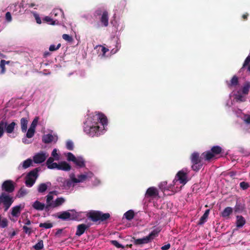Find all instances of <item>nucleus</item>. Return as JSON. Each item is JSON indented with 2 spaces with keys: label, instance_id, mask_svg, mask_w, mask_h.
Returning <instances> with one entry per match:
<instances>
[{
  "label": "nucleus",
  "instance_id": "1",
  "mask_svg": "<svg viewBox=\"0 0 250 250\" xmlns=\"http://www.w3.org/2000/svg\"><path fill=\"white\" fill-rule=\"evenodd\" d=\"M107 119L104 114H95L88 118L84 124L83 131L90 136H98L107 125Z\"/></svg>",
  "mask_w": 250,
  "mask_h": 250
},
{
  "label": "nucleus",
  "instance_id": "2",
  "mask_svg": "<svg viewBox=\"0 0 250 250\" xmlns=\"http://www.w3.org/2000/svg\"><path fill=\"white\" fill-rule=\"evenodd\" d=\"M109 213H103L100 211L92 210L88 213L87 217L90 218L93 222H97L98 221H104L110 218Z\"/></svg>",
  "mask_w": 250,
  "mask_h": 250
},
{
  "label": "nucleus",
  "instance_id": "3",
  "mask_svg": "<svg viewBox=\"0 0 250 250\" xmlns=\"http://www.w3.org/2000/svg\"><path fill=\"white\" fill-rule=\"evenodd\" d=\"M190 159L192 163V169L195 171H199L203 166L202 158L200 154L197 152H194L191 154Z\"/></svg>",
  "mask_w": 250,
  "mask_h": 250
},
{
  "label": "nucleus",
  "instance_id": "4",
  "mask_svg": "<svg viewBox=\"0 0 250 250\" xmlns=\"http://www.w3.org/2000/svg\"><path fill=\"white\" fill-rule=\"evenodd\" d=\"M70 212L64 211L59 212L57 217L62 220H78L79 215L74 210H70Z\"/></svg>",
  "mask_w": 250,
  "mask_h": 250
},
{
  "label": "nucleus",
  "instance_id": "5",
  "mask_svg": "<svg viewBox=\"0 0 250 250\" xmlns=\"http://www.w3.org/2000/svg\"><path fill=\"white\" fill-rule=\"evenodd\" d=\"M188 181V179L187 170L186 169H183L177 173L173 181V186L175 185L177 182H179L183 186H184Z\"/></svg>",
  "mask_w": 250,
  "mask_h": 250
},
{
  "label": "nucleus",
  "instance_id": "6",
  "mask_svg": "<svg viewBox=\"0 0 250 250\" xmlns=\"http://www.w3.org/2000/svg\"><path fill=\"white\" fill-rule=\"evenodd\" d=\"M13 201V197L5 192H2L0 195V204L3 205L4 211H7L9 209Z\"/></svg>",
  "mask_w": 250,
  "mask_h": 250
},
{
  "label": "nucleus",
  "instance_id": "7",
  "mask_svg": "<svg viewBox=\"0 0 250 250\" xmlns=\"http://www.w3.org/2000/svg\"><path fill=\"white\" fill-rule=\"evenodd\" d=\"M1 189L7 193L13 192L15 189L13 182L10 180L4 181L1 186Z\"/></svg>",
  "mask_w": 250,
  "mask_h": 250
},
{
  "label": "nucleus",
  "instance_id": "8",
  "mask_svg": "<svg viewBox=\"0 0 250 250\" xmlns=\"http://www.w3.org/2000/svg\"><path fill=\"white\" fill-rule=\"evenodd\" d=\"M48 155H46L45 153L41 152L36 154L33 157V161L36 164H40L43 162L48 157Z\"/></svg>",
  "mask_w": 250,
  "mask_h": 250
},
{
  "label": "nucleus",
  "instance_id": "9",
  "mask_svg": "<svg viewBox=\"0 0 250 250\" xmlns=\"http://www.w3.org/2000/svg\"><path fill=\"white\" fill-rule=\"evenodd\" d=\"M51 14L52 16L54 18V20H55V19H59V22L64 17L63 11L61 9H54L52 11Z\"/></svg>",
  "mask_w": 250,
  "mask_h": 250
},
{
  "label": "nucleus",
  "instance_id": "10",
  "mask_svg": "<svg viewBox=\"0 0 250 250\" xmlns=\"http://www.w3.org/2000/svg\"><path fill=\"white\" fill-rule=\"evenodd\" d=\"M158 189L156 188L152 187L147 189L145 196L146 197H155L158 196Z\"/></svg>",
  "mask_w": 250,
  "mask_h": 250
},
{
  "label": "nucleus",
  "instance_id": "11",
  "mask_svg": "<svg viewBox=\"0 0 250 250\" xmlns=\"http://www.w3.org/2000/svg\"><path fill=\"white\" fill-rule=\"evenodd\" d=\"M90 225L81 224L77 226L76 235L80 236L89 228Z\"/></svg>",
  "mask_w": 250,
  "mask_h": 250
},
{
  "label": "nucleus",
  "instance_id": "12",
  "mask_svg": "<svg viewBox=\"0 0 250 250\" xmlns=\"http://www.w3.org/2000/svg\"><path fill=\"white\" fill-rule=\"evenodd\" d=\"M133 243L135 245H140L142 244H147L151 242L147 236L139 239H135V238H133Z\"/></svg>",
  "mask_w": 250,
  "mask_h": 250
},
{
  "label": "nucleus",
  "instance_id": "13",
  "mask_svg": "<svg viewBox=\"0 0 250 250\" xmlns=\"http://www.w3.org/2000/svg\"><path fill=\"white\" fill-rule=\"evenodd\" d=\"M70 178L73 183H78L85 181L87 179V176L85 174H81L78 176V178H76L73 175H71Z\"/></svg>",
  "mask_w": 250,
  "mask_h": 250
},
{
  "label": "nucleus",
  "instance_id": "14",
  "mask_svg": "<svg viewBox=\"0 0 250 250\" xmlns=\"http://www.w3.org/2000/svg\"><path fill=\"white\" fill-rule=\"evenodd\" d=\"M6 124L5 126V130L7 133L11 134L13 132L17 124L15 122H12L10 124H8L6 121H5Z\"/></svg>",
  "mask_w": 250,
  "mask_h": 250
},
{
  "label": "nucleus",
  "instance_id": "15",
  "mask_svg": "<svg viewBox=\"0 0 250 250\" xmlns=\"http://www.w3.org/2000/svg\"><path fill=\"white\" fill-rule=\"evenodd\" d=\"M28 123V118L24 117L21 118L20 120V124L21 126V130L23 133H25L27 131Z\"/></svg>",
  "mask_w": 250,
  "mask_h": 250
},
{
  "label": "nucleus",
  "instance_id": "16",
  "mask_svg": "<svg viewBox=\"0 0 250 250\" xmlns=\"http://www.w3.org/2000/svg\"><path fill=\"white\" fill-rule=\"evenodd\" d=\"M65 201V200L62 197L57 198L54 201L52 202V205H48V206H51V208H55L61 206Z\"/></svg>",
  "mask_w": 250,
  "mask_h": 250
},
{
  "label": "nucleus",
  "instance_id": "17",
  "mask_svg": "<svg viewBox=\"0 0 250 250\" xmlns=\"http://www.w3.org/2000/svg\"><path fill=\"white\" fill-rule=\"evenodd\" d=\"M246 220L241 215L236 216V226L238 228H241L246 224Z\"/></svg>",
  "mask_w": 250,
  "mask_h": 250
},
{
  "label": "nucleus",
  "instance_id": "18",
  "mask_svg": "<svg viewBox=\"0 0 250 250\" xmlns=\"http://www.w3.org/2000/svg\"><path fill=\"white\" fill-rule=\"evenodd\" d=\"M233 209L231 207L226 208L221 212V216L226 219L229 218V216L232 213Z\"/></svg>",
  "mask_w": 250,
  "mask_h": 250
},
{
  "label": "nucleus",
  "instance_id": "19",
  "mask_svg": "<svg viewBox=\"0 0 250 250\" xmlns=\"http://www.w3.org/2000/svg\"><path fill=\"white\" fill-rule=\"evenodd\" d=\"M71 166L65 161L61 162L59 164L58 169L68 171L71 169Z\"/></svg>",
  "mask_w": 250,
  "mask_h": 250
},
{
  "label": "nucleus",
  "instance_id": "20",
  "mask_svg": "<svg viewBox=\"0 0 250 250\" xmlns=\"http://www.w3.org/2000/svg\"><path fill=\"white\" fill-rule=\"evenodd\" d=\"M100 21L104 26L106 27L108 25V14L107 11H104L102 15Z\"/></svg>",
  "mask_w": 250,
  "mask_h": 250
},
{
  "label": "nucleus",
  "instance_id": "21",
  "mask_svg": "<svg viewBox=\"0 0 250 250\" xmlns=\"http://www.w3.org/2000/svg\"><path fill=\"white\" fill-rule=\"evenodd\" d=\"M227 83L229 88L232 86H236L239 83L238 78L236 75H234L232 77L230 81L229 82H227Z\"/></svg>",
  "mask_w": 250,
  "mask_h": 250
},
{
  "label": "nucleus",
  "instance_id": "22",
  "mask_svg": "<svg viewBox=\"0 0 250 250\" xmlns=\"http://www.w3.org/2000/svg\"><path fill=\"white\" fill-rule=\"evenodd\" d=\"M161 229L160 227H157L155 229H153L147 237H149L150 241H151L152 240L154 239V237L157 236L158 235L159 233L161 231Z\"/></svg>",
  "mask_w": 250,
  "mask_h": 250
},
{
  "label": "nucleus",
  "instance_id": "23",
  "mask_svg": "<svg viewBox=\"0 0 250 250\" xmlns=\"http://www.w3.org/2000/svg\"><path fill=\"white\" fill-rule=\"evenodd\" d=\"M45 206L43 203H42L38 201H36L32 205L33 208L38 210L45 209Z\"/></svg>",
  "mask_w": 250,
  "mask_h": 250
},
{
  "label": "nucleus",
  "instance_id": "24",
  "mask_svg": "<svg viewBox=\"0 0 250 250\" xmlns=\"http://www.w3.org/2000/svg\"><path fill=\"white\" fill-rule=\"evenodd\" d=\"M210 210L209 209H207L202 216L200 218L199 222L198 223V225H202L204 224L206 221L207 219L208 218Z\"/></svg>",
  "mask_w": 250,
  "mask_h": 250
},
{
  "label": "nucleus",
  "instance_id": "25",
  "mask_svg": "<svg viewBox=\"0 0 250 250\" xmlns=\"http://www.w3.org/2000/svg\"><path fill=\"white\" fill-rule=\"evenodd\" d=\"M74 163L80 167H84L85 166V161L82 157H77Z\"/></svg>",
  "mask_w": 250,
  "mask_h": 250
},
{
  "label": "nucleus",
  "instance_id": "26",
  "mask_svg": "<svg viewBox=\"0 0 250 250\" xmlns=\"http://www.w3.org/2000/svg\"><path fill=\"white\" fill-rule=\"evenodd\" d=\"M52 192H50L49 194L46 196V205L45 206V210L49 211L51 208V206H48V205H52V200L53 199V196L51 194Z\"/></svg>",
  "mask_w": 250,
  "mask_h": 250
},
{
  "label": "nucleus",
  "instance_id": "27",
  "mask_svg": "<svg viewBox=\"0 0 250 250\" xmlns=\"http://www.w3.org/2000/svg\"><path fill=\"white\" fill-rule=\"evenodd\" d=\"M53 136L51 134H47L42 136V141L45 144H49L53 141Z\"/></svg>",
  "mask_w": 250,
  "mask_h": 250
},
{
  "label": "nucleus",
  "instance_id": "28",
  "mask_svg": "<svg viewBox=\"0 0 250 250\" xmlns=\"http://www.w3.org/2000/svg\"><path fill=\"white\" fill-rule=\"evenodd\" d=\"M21 210V205L15 206L12 208L11 214L13 216L17 217L20 213Z\"/></svg>",
  "mask_w": 250,
  "mask_h": 250
},
{
  "label": "nucleus",
  "instance_id": "29",
  "mask_svg": "<svg viewBox=\"0 0 250 250\" xmlns=\"http://www.w3.org/2000/svg\"><path fill=\"white\" fill-rule=\"evenodd\" d=\"M36 179L30 177H28V176H26L25 177V185L27 187H31L33 186L34 183H35Z\"/></svg>",
  "mask_w": 250,
  "mask_h": 250
},
{
  "label": "nucleus",
  "instance_id": "30",
  "mask_svg": "<svg viewBox=\"0 0 250 250\" xmlns=\"http://www.w3.org/2000/svg\"><path fill=\"white\" fill-rule=\"evenodd\" d=\"M40 169L39 167L36 168L30 171L27 174V176L30 177H33V178L36 179L38 176V172Z\"/></svg>",
  "mask_w": 250,
  "mask_h": 250
},
{
  "label": "nucleus",
  "instance_id": "31",
  "mask_svg": "<svg viewBox=\"0 0 250 250\" xmlns=\"http://www.w3.org/2000/svg\"><path fill=\"white\" fill-rule=\"evenodd\" d=\"M250 89V82H246L242 87V92L243 94L247 95Z\"/></svg>",
  "mask_w": 250,
  "mask_h": 250
},
{
  "label": "nucleus",
  "instance_id": "32",
  "mask_svg": "<svg viewBox=\"0 0 250 250\" xmlns=\"http://www.w3.org/2000/svg\"><path fill=\"white\" fill-rule=\"evenodd\" d=\"M202 155L203 156L205 159L207 161H210L215 156L211 150L203 153Z\"/></svg>",
  "mask_w": 250,
  "mask_h": 250
},
{
  "label": "nucleus",
  "instance_id": "33",
  "mask_svg": "<svg viewBox=\"0 0 250 250\" xmlns=\"http://www.w3.org/2000/svg\"><path fill=\"white\" fill-rule=\"evenodd\" d=\"M211 152L214 154V155H218L222 153V149L221 147L218 146H213L211 150Z\"/></svg>",
  "mask_w": 250,
  "mask_h": 250
},
{
  "label": "nucleus",
  "instance_id": "34",
  "mask_svg": "<svg viewBox=\"0 0 250 250\" xmlns=\"http://www.w3.org/2000/svg\"><path fill=\"white\" fill-rule=\"evenodd\" d=\"M43 20L52 25L57 24L59 23L58 19H55V20H53L52 18L48 16L45 17Z\"/></svg>",
  "mask_w": 250,
  "mask_h": 250
},
{
  "label": "nucleus",
  "instance_id": "35",
  "mask_svg": "<svg viewBox=\"0 0 250 250\" xmlns=\"http://www.w3.org/2000/svg\"><path fill=\"white\" fill-rule=\"evenodd\" d=\"M134 212L132 210H129L124 214V216L128 220H132L134 217Z\"/></svg>",
  "mask_w": 250,
  "mask_h": 250
},
{
  "label": "nucleus",
  "instance_id": "36",
  "mask_svg": "<svg viewBox=\"0 0 250 250\" xmlns=\"http://www.w3.org/2000/svg\"><path fill=\"white\" fill-rule=\"evenodd\" d=\"M244 208V206L240 202H236L234 210L235 212H242Z\"/></svg>",
  "mask_w": 250,
  "mask_h": 250
},
{
  "label": "nucleus",
  "instance_id": "37",
  "mask_svg": "<svg viewBox=\"0 0 250 250\" xmlns=\"http://www.w3.org/2000/svg\"><path fill=\"white\" fill-rule=\"evenodd\" d=\"M33 248L36 250H41L43 248V242L42 240H39L38 242L33 246Z\"/></svg>",
  "mask_w": 250,
  "mask_h": 250
},
{
  "label": "nucleus",
  "instance_id": "38",
  "mask_svg": "<svg viewBox=\"0 0 250 250\" xmlns=\"http://www.w3.org/2000/svg\"><path fill=\"white\" fill-rule=\"evenodd\" d=\"M47 188V186L45 183H42L39 185L38 191L40 193H43L45 192Z\"/></svg>",
  "mask_w": 250,
  "mask_h": 250
},
{
  "label": "nucleus",
  "instance_id": "39",
  "mask_svg": "<svg viewBox=\"0 0 250 250\" xmlns=\"http://www.w3.org/2000/svg\"><path fill=\"white\" fill-rule=\"evenodd\" d=\"M5 125V121L1 120L0 122V138L3 135Z\"/></svg>",
  "mask_w": 250,
  "mask_h": 250
},
{
  "label": "nucleus",
  "instance_id": "40",
  "mask_svg": "<svg viewBox=\"0 0 250 250\" xmlns=\"http://www.w3.org/2000/svg\"><path fill=\"white\" fill-rule=\"evenodd\" d=\"M32 164V160L31 159H27L23 161L22 164V167L23 168L26 169L31 166Z\"/></svg>",
  "mask_w": 250,
  "mask_h": 250
},
{
  "label": "nucleus",
  "instance_id": "41",
  "mask_svg": "<svg viewBox=\"0 0 250 250\" xmlns=\"http://www.w3.org/2000/svg\"><path fill=\"white\" fill-rule=\"evenodd\" d=\"M39 227L41 228H44L45 229H50L53 227V224L50 222H45L43 223H40Z\"/></svg>",
  "mask_w": 250,
  "mask_h": 250
},
{
  "label": "nucleus",
  "instance_id": "42",
  "mask_svg": "<svg viewBox=\"0 0 250 250\" xmlns=\"http://www.w3.org/2000/svg\"><path fill=\"white\" fill-rule=\"evenodd\" d=\"M35 133V130L29 128L27 131L26 137L28 138H31L34 136Z\"/></svg>",
  "mask_w": 250,
  "mask_h": 250
},
{
  "label": "nucleus",
  "instance_id": "43",
  "mask_svg": "<svg viewBox=\"0 0 250 250\" xmlns=\"http://www.w3.org/2000/svg\"><path fill=\"white\" fill-rule=\"evenodd\" d=\"M67 160L68 161H72L73 163L76 160L77 157H76L72 153L68 152L67 155Z\"/></svg>",
  "mask_w": 250,
  "mask_h": 250
},
{
  "label": "nucleus",
  "instance_id": "44",
  "mask_svg": "<svg viewBox=\"0 0 250 250\" xmlns=\"http://www.w3.org/2000/svg\"><path fill=\"white\" fill-rule=\"evenodd\" d=\"M27 193V190L24 188H21L18 192L19 197H23Z\"/></svg>",
  "mask_w": 250,
  "mask_h": 250
},
{
  "label": "nucleus",
  "instance_id": "45",
  "mask_svg": "<svg viewBox=\"0 0 250 250\" xmlns=\"http://www.w3.org/2000/svg\"><path fill=\"white\" fill-rule=\"evenodd\" d=\"M38 120H39V117H35L33 121H32L31 125L29 128L35 130L36 127L38 124Z\"/></svg>",
  "mask_w": 250,
  "mask_h": 250
},
{
  "label": "nucleus",
  "instance_id": "46",
  "mask_svg": "<svg viewBox=\"0 0 250 250\" xmlns=\"http://www.w3.org/2000/svg\"><path fill=\"white\" fill-rule=\"evenodd\" d=\"M62 37L63 40L69 42H71L73 41V38L66 34H63Z\"/></svg>",
  "mask_w": 250,
  "mask_h": 250
},
{
  "label": "nucleus",
  "instance_id": "47",
  "mask_svg": "<svg viewBox=\"0 0 250 250\" xmlns=\"http://www.w3.org/2000/svg\"><path fill=\"white\" fill-rule=\"evenodd\" d=\"M66 147L68 150H72L74 149V144L72 141L69 140L66 143Z\"/></svg>",
  "mask_w": 250,
  "mask_h": 250
},
{
  "label": "nucleus",
  "instance_id": "48",
  "mask_svg": "<svg viewBox=\"0 0 250 250\" xmlns=\"http://www.w3.org/2000/svg\"><path fill=\"white\" fill-rule=\"evenodd\" d=\"M61 46V43H59L57 45L52 44L49 46V50L50 51H55L59 49Z\"/></svg>",
  "mask_w": 250,
  "mask_h": 250
},
{
  "label": "nucleus",
  "instance_id": "49",
  "mask_svg": "<svg viewBox=\"0 0 250 250\" xmlns=\"http://www.w3.org/2000/svg\"><path fill=\"white\" fill-rule=\"evenodd\" d=\"M51 155L52 157L55 158V160H59L60 159L59 155L57 153V150L56 148H55L53 150Z\"/></svg>",
  "mask_w": 250,
  "mask_h": 250
},
{
  "label": "nucleus",
  "instance_id": "50",
  "mask_svg": "<svg viewBox=\"0 0 250 250\" xmlns=\"http://www.w3.org/2000/svg\"><path fill=\"white\" fill-rule=\"evenodd\" d=\"M22 229L23 230L24 232L26 234H27L29 235H30L32 232V229L31 228L27 227L26 226H23Z\"/></svg>",
  "mask_w": 250,
  "mask_h": 250
},
{
  "label": "nucleus",
  "instance_id": "51",
  "mask_svg": "<svg viewBox=\"0 0 250 250\" xmlns=\"http://www.w3.org/2000/svg\"><path fill=\"white\" fill-rule=\"evenodd\" d=\"M111 243L117 248H124V247L118 243L117 240H111Z\"/></svg>",
  "mask_w": 250,
  "mask_h": 250
},
{
  "label": "nucleus",
  "instance_id": "52",
  "mask_svg": "<svg viewBox=\"0 0 250 250\" xmlns=\"http://www.w3.org/2000/svg\"><path fill=\"white\" fill-rule=\"evenodd\" d=\"M126 5V1L125 0H121L119 3L117 4V7L119 9H123Z\"/></svg>",
  "mask_w": 250,
  "mask_h": 250
},
{
  "label": "nucleus",
  "instance_id": "53",
  "mask_svg": "<svg viewBox=\"0 0 250 250\" xmlns=\"http://www.w3.org/2000/svg\"><path fill=\"white\" fill-rule=\"evenodd\" d=\"M8 220L6 218H3L0 223V226L2 228H5L8 226Z\"/></svg>",
  "mask_w": 250,
  "mask_h": 250
},
{
  "label": "nucleus",
  "instance_id": "54",
  "mask_svg": "<svg viewBox=\"0 0 250 250\" xmlns=\"http://www.w3.org/2000/svg\"><path fill=\"white\" fill-rule=\"evenodd\" d=\"M250 62V55H249L245 59L244 62L243 64L242 67L241 69L244 68L246 67Z\"/></svg>",
  "mask_w": 250,
  "mask_h": 250
},
{
  "label": "nucleus",
  "instance_id": "55",
  "mask_svg": "<svg viewBox=\"0 0 250 250\" xmlns=\"http://www.w3.org/2000/svg\"><path fill=\"white\" fill-rule=\"evenodd\" d=\"M116 48H113L111 50V52L113 54L116 53L121 48V44L120 42H117L116 43Z\"/></svg>",
  "mask_w": 250,
  "mask_h": 250
},
{
  "label": "nucleus",
  "instance_id": "56",
  "mask_svg": "<svg viewBox=\"0 0 250 250\" xmlns=\"http://www.w3.org/2000/svg\"><path fill=\"white\" fill-rule=\"evenodd\" d=\"M240 187L243 189H247L249 187V185L248 183L245 182H242L240 183Z\"/></svg>",
  "mask_w": 250,
  "mask_h": 250
},
{
  "label": "nucleus",
  "instance_id": "57",
  "mask_svg": "<svg viewBox=\"0 0 250 250\" xmlns=\"http://www.w3.org/2000/svg\"><path fill=\"white\" fill-rule=\"evenodd\" d=\"M4 61H0V68L1 69V74H4L5 72V64H4Z\"/></svg>",
  "mask_w": 250,
  "mask_h": 250
},
{
  "label": "nucleus",
  "instance_id": "58",
  "mask_svg": "<svg viewBox=\"0 0 250 250\" xmlns=\"http://www.w3.org/2000/svg\"><path fill=\"white\" fill-rule=\"evenodd\" d=\"M47 167L49 169L57 168L58 169V167H59V164H57V163H52L51 164L48 166Z\"/></svg>",
  "mask_w": 250,
  "mask_h": 250
},
{
  "label": "nucleus",
  "instance_id": "59",
  "mask_svg": "<svg viewBox=\"0 0 250 250\" xmlns=\"http://www.w3.org/2000/svg\"><path fill=\"white\" fill-rule=\"evenodd\" d=\"M244 122L247 125H250V115H245L244 116Z\"/></svg>",
  "mask_w": 250,
  "mask_h": 250
},
{
  "label": "nucleus",
  "instance_id": "60",
  "mask_svg": "<svg viewBox=\"0 0 250 250\" xmlns=\"http://www.w3.org/2000/svg\"><path fill=\"white\" fill-rule=\"evenodd\" d=\"M5 18L8 22H10L12 21V17L10 12H7L6 13Z\"/></svg>",
  "mask_w": 250,
  "mask_h": 250
},
{
  "label": "nucleus",
  "instance_id": "61",
  "mask_svg": "<svg viewBox=\"0 0 250 250\" xmlns=\"http://www.w3.org/2000/svg\"><path fill=\"white\" fill-rule=\"evenodd\" d=\"M54 160H55V158H54L53 157H49V158L47 159V161H46V164L47 167L48 166H49V165L51 164V163H53V161H54Z\"/></svg>",
  "mask_w": 250,
  "mask_h": 250
},
{
  "label": "nucleus",
  "instance_id": "62",
  "mask_svg": "<svg viewBox=\"0 0 250 250\" xmlns=\"http://www.w3.org/2000/svg\"><path fill=\"white\" fill-rule=\"evenodd\" d=\"M170 248V244L168 243L161 247L162 250H168Z\"/></svg>",
  "mask_w": 250,
  "mask_h": 250
},
{
  "label": "nucleus",
  "instance_id": "63",
  "mask_svg": "<svg viewBox=\"0 0 250 250\" xmlns=\"http://www.w3.org/2000/svg\"><path fill=\"white\" fill-rule=\"evenodd\" d=\"M249 16V14L248 13H246L245 14L242 15V18L244 20H247L248 19V17Z\"/></svg>",
  "mask_w": 250,
  "mask_h": 250
},
{
  "label": "nucleus",
  "instance_id": "64",
  "mask_svg": "<svg viewBox=\"0 0 250 250\" xmlns=\"http://www.w3.org/2000/svg\"><path fill=\"white\" fill-rule=\"evenodd\" d=\"M108 50H109L108 49L105 48V47H103L102 49V51L103 53V54H105V53L106 52H107V51H108Z\"/></svg>",
  "mask_w": 250,
  "mask_h": 250
}]
</instances>
